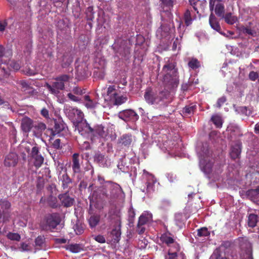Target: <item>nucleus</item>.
<instances>
[{
    "label": "nucleus",
    "instance_id": "e433bc0d",
    "mask_svg": "<svg viewBox=\"0 0 259 259\" xmlns=\"http://www.w3.org/2000/svg\"><path fill=\"white\" fill-rule=\"evenodd\" d=\"M162 6L164 8H166V11L170 10L173 6V2L171 0H161Z\"/></svg>",
    "mask_w": 259,
    "mask_h": 259
},
{
    "label": "nucleus",
    "instance_id": "7c9ffc66",
    "mask_svg": "<svg viewBox=\"0 0 259 259\" xmlns=\"http://www.w3.org/2000/svg\"><path fill=\"white\" fill-rule=\"evenodd\" d=\"M66 249L73 253H78L82 249V247L77 244H70L67 246Z\"/></svg>",
    "mask_w": 259,
    "mask_h": 259
},
{
    "label": "nucleus",
    "instance_id": "338daca9",
    "mask_svg": "<svg viewBox=\"0 0 259 259\" xmlns=\"http://www.w3.org/2000/svg\"><path fill=\"white\" fill-rule=\"evenodd\" d=\"M129 216L131 218H134L135 217V212L133 209L130 210L128 212Z\"/></svg>",
    "mask_w": 259,
    "mask_h": 259
},
{
    "label": "nucleus",
    "instance_id": "dca6fc26",
    "mask_svg": "<svg viewBox=\"0 0 259 259\" xmlns=\"http://www.w3.org/2000/svg\"><path fill=\"white\" fill-rule=\"evenodd\" d=\"M18 155L15 153H11L7 156L4 164L6 166H15L18 162Z\"/></svg>",
    "mask_w": 259,
    "mask_h": 259
},
{
    "label": "nucleus",
    "instance_id": "774afa93",
    "mask_svg": "<svg viewBox=\"0 0 259 259\" xmlns=\"http://www.w3.org/2000/svg\"><path fill=\"white\" fill-rule=\"evenodd\" d=\"M254 129L255 133L259 134V122L255 125Z\"/></svg>",
    "mask_w": 259,
    "mask_h": 259
},
{
    "label": "nucleus",
    "instance_id": "cd10ccee",
    "mask_svg": "<svg viewBox=\"0 0 259 259\" xmlns=\"http://www.w3.org/2000/svg\"><path fill=\"white\" fill-rule=\"evenodd\" d=\"M132 141V136L131 135H123L121 137L120 143L125 146H128L131 144Z\"/></svg>",
    "mask_w": 259,
    "mask_h": 259
},
{
    "label": "nucleus",
    "instance_id": "f8f14e48",
    "mask_svg": "<svg viewBox=\"0 0 259 259\" xmlns=\"http://www.w3.org/2000/svg\"><path fill=\"white\" fill-rule=\"evenodd\" d=\"M93 129V132L92 134V137H91L93 141H95L96 138L99 139L100 141H101V139L104 140L107 136V131L101 125H97Z\"/></svg>",
    "mask_w": 259,
    "mask_h": 259
},
{
    "label": "nucleus",
    "instance_id": "c85d7f7f",
    "mask_svg": "<svg viewBox=\"0 0 259 259\" xmlns=\"http://www.w3.org/2000/svg\"><path fill=\"white\" fill-rule=\"evenodd\" d=\"M257 222V216L254 214H250L248 217V225L250 227L253 228L256 226Z\"/></svg>",
    "mask_w": 259,
    "mask_h": 259
},
{
    "label": "nucleus",
    "instance_id": "6e6d98bb",
    "mask_svg": "<svg viewBox=\"0 0 259 259\" xmlns=\"http://www.w3.org/2000/svg\"><path fill=\"white\" fill-rule=\"evenodd\" d=\"M189 2L190 3V5L193 7L194 10L195 11H197V9L195 7V6L197 5V4L198 3H199V0H189Z\"/></svg>",
    "mask_w": 259,
    "mask_h": 259
},
{
    "label": "nucleus",
    "instance_id": "9b49d317",
    "mask_svg": "<svg viewBox=\"0 0 259 259\" xmlns=\"http://www.w3.org/2000/svg\"><path fill=\"white\" fill-rule=\"evenodd\" d=\"M118 116L125 121L134 122L139 118L138 115L133 110L127 109L121 111L118 114Z\"/></svg>",
    "mask_w": 259,
    "mask_h": 259
},
{
    "label": "nucleus",
    "instance_id": "0eeeda50",
    "mask_svg": "<svg viewBox=\"0 0 259 259\" xmlns=\"http://www.w3.org/2000/svg\"><path fill=\"white\" fill-rule=\"evenodd\" d=\"M161 240L168 246H170V245L172 244L174 247V249L170 248L168 250L169 256L166 257L165 259H177V252L179 250V247L178 245L175 243L174 239L166 234H163L161 237Z\"/></svg>",
    "mask_w": 259,
    "mask_h": 259
},
{
    "label": "nucleus",
    "instance_id": "4468645a",
    "mask_svg": "<svg viewBox=\"0 0 259 259\" xmlns=\"http://www.w3.org/2000/svg\"><path fill=\"white\" fill-rule=\"evenodd\" d=\"M209 7L211 11L214 9V12L218 16L224 17V7L220 0H210Z\"/></svg>",
    "mask_w": 259,
    "mask_h": 259
},
{
    "label": "nucleus",
    "instance_id": "58836bf2",
    "mask_svg": "<svg viewBox=\"0 0 259 259\" xmlns=\"http://www.w3.org/2000/svg\"><path fill=\"white\" fill-rule=\"evenodd\" d=\"M188 65L190 68L193 69L197 68L200 66L199 62L196 59H192L189 61Z\"/></svg>",
    "mask_w": 259,
    "mask_h": 259
},
{
    "label": "nucleus",
    "instance_id": "1a4fd4ad",
    "mask_svg": "<svg viewBox=\"0 0 259 259\" xmlns=\"http://www.w3.org/2000/svg\"><path fill=\"white\" fill-rule=\"evenodd\" d=\"M143 179L146 181V189L145 188L142 190L143 192L147 193H151L154 191L155 184L156 183V180L154 177L151 174L144 170L143 175Z\"/></svg>",
    "mask_w": 259,
    "mask_h": 259
},
{
    "label": "nucleus",
    "instance_id": "5701e85b",
    "mask_svg": "<svg viewBox=\"0 0 259 259\" xmlns=\"http://www.w3.org/2000/svg\"><path fill=\"white\" fill-rule=\"evenodd\" d=\"M241 153V143L237 142L235 145L232 146L230 153L231 157L235 159L239 157Z\"/></svg>",
    "mask_w": 259,
    "mask_h": 259
},
{
    "label": "nucleus",
    "instance_id": "423d86ee",
    "mask_svg": "<svg viewBox=\"0 0 259 259\" xmlns=\"http://www.w3.org/2000/svg\"><path fill=\"white\" fill-rule=\"evenodd\" d=\"M68 79V76L64 75L58 77L52 85L46 83V86L52 94L57 95L59 93V90H62L64 88L63 81H67Z\"/></svg>",
    "mask_w": 259,
    "mask_h": 259
},
{
    "label": "nucleus",
    "instance_id": "6ab92c4d",
    "mask_svg": "<svg viewBox=\"0 0 259 259\" xmlns=\"http://www.w3.org/2000/svg\"><path fill=\"white\" fill-rule=\"evenodd\" d=\"M152 218V214L148 211H144L140 217L138 222V225L143 226L151 221Z\"/></svg>",
    "mask_w": 259,
    "mask_h": 259
},
{
    "label": "nucleus",
    "instance_id": "9d476101",
    "mask_svg": "<svg viewBox=\"0 0 259 259\" xmlns=\"http://www.w3.org/2000/svg\"><path fill=\"white\" fill-rule=\"evenodd\" d=\"M46 225L42 226L44 229H52L60 223V218L58 214H52L48 215L46 218Z\"/></svg>",
    "mask_w": 259,
    "mask_h": 259
},
{
    "label": "nucleus",
    "instance_id": "f257e3e1",
    "mask_svg": "<svg viewBox=\"0 0 259 259\" xmlns=\"http://www.w3.org/2000/svg\"><path fill=\"white\" fill-rule=\"evenodd\" d=\"M123 195L122 190L118 184L106 182L102 187L97 191H94L90 196V206H94L98 208H101L102 206H98L99 202L105 199H112L122 197Z\"/></svg>",
    "mask_w": 259,
    "mask_h": 259
},
{
    "label": "nucleus",
    "instance_id": "13d9d810",
    "mask_svg": "<svg viewBox=\"0 0 259 259\" xmlns=\"http://www.w3.org/2000/svg\"><path fill=\"white\" fill-rule=\"evenodd\" d=\"M81 148L83 150H87L90 148V143L88 142L84 141L82 145L81 146Z\"/></svg>",
    "mask_w": 259,
    "mask_h": 259
},
{
    "label": "nucleus",
    "instance_id": "4be33fe9",
    "mask_svg": "<svg viewBox=\"0 0 259 259\" xmlns=\"http://www.w3.org/2000/svg\"><path fill=\"white\" fill-rule=\"evenodd\" d=\"M83 104L88 109H93L97 107L98 103L91 99L90 96L85 95L84 97Z\"/></svg>",
    "mask_w": 259,
    "mask_h": 259
},
{
    "label": "nucleus",
    "instance_id": "5fc2aeb1",
    "mask_svg": "<svg viewBox=\"0 0 259 259\" xmlns=\"http://www.w3.org/2000/svg\"><path fill=\"white\" fill-rule=\"evenodd\" d=\"M68 97L70 100H71L73 101L76 102V101H79V99L77 97L73 95V94H72L71 93L68 94Z\"/></svg>",
    "mask_w": 259,
    "mask_h": 259
},
{
    "label": "nucleus",
    "instance_id": "09e8293b",
    "mask_svg": "<svg viewBox=\"0 0 259 259\" xmlns=\"http://www.w3.org/2000/svg\"><path fill=\"white\" fill-rule=\"evenodd\" d=\"M104 157L102 154H97L95 156V159L99 163V164L101 166H104L103 160H104Z\"/></svg>",
    "mask_w": 259,
    "mask_h": 259
},
{
    "label": "nucleus",
    "instance_id": "f03ea898",
    "mask_svg": "<svg viewBox=\"0 0 259 259\" xmlns=\"http://www.w3.org/2000/svg\"><path fill=\"white\" fill-rule=\"evenodd\" d=\"M169 93L163 91L158 93L155 92L151 89H148L144 95V98L147 103L151 105H162L165 103Z\"/></svg>",
    "mask_w": 259,
    "mask_h": 259
},
{
    "label": "nucleus",
    "instance_id": "de8ad7c7",
    "mask_svg": "<svg viewBox=\"0 0 259 259\" xmlns=\"http://www.w3.org/2000/svg\"><path fill=\"white\" fill-rule=\"evenodd\" d=\"M94 239L99 243H103L105 242V238L102 235H99L93 237Z\"/></svg>",
    "mask_w": 259,
    "mask_h": 259
},
{
    "label": "nucleus",
    "instance_id": "412c9836",
    "mask_svg": "<svg viewBox=\"0 0 259 259\" xmlns=\"http://www.w3.org/2000/svg\"><path fill=\"white\" fill-rule=\"evenodd\" d=\"M32 126V121L31 119L28 117L23 118L21 122V128L24 132H29Z\"/></svg>",
    "mask_w": 259,
    "mask_h": 259
},
{
    "label": "nucleus",
    "instance_id": "4c0bfd02",
    "mask_svg": "<svg viewBox=\"0 0 259 259\" xmlns=\"http://www.w3.org/2000/svg\"><path fill=\"white\" fill-rule=\"evenodd\" d=\"M51 135H49V141L50 143L52 144L54 148L56 149H59L61 147L60 146V140L59 139H57L55 140L53 142H52V140H53L52 137H51Z\"/></svg>",
    "mask_w": 259,
    "mask_h": 259
},
{
    "label": "nucleus",
    "instance_id": "c9c22d12",
    "mask_svg": "<svg viewBox=\"0 0 259 259\" xmlns=\"http://www.w3.org/2000/svg\"><path fill=\"white\" fill-rule=\"evenodd\" d=\"M34 158V165L36 167H40L44 162V158L40 155H36L33 157Z\"/></svg>",
    "mask_w": 259,
    "mask_h": 259
},
{
    "label": "nucleus",
    "instance_id": "680f3d73",
    "mask_svg": "<svg viewBox=\"0 0 259 259\" xmlns=\"http://www.w3.org/2000/svg\"><path fill=\"white\" fill-rule=\"evenodd\" d=\"M179 46H180V42H179V40L178 39H177L174 42L173 46H172V50L174 51L176 50L177 47H178L179 48H180Z\"/></svg>",
    "mask_w": 259,
    "mask_h": 259
},
{
    "label": "nucleus",
    "instance_id": "20e7f679",
    "mask_svg": "<svg viewBox=\"0 0 259 259\" xmlns=\"http://www.w3.org/2000/svg\"><path fill=\"white\" fill-rule=\"evenodd\" d=\"M197 152L199 159V165L204 173L209 174L211 169L212 163L209 160V154L207 147L203 146V149L197 148Z\"/></svg>",
    "mask_w": 259,
    "mask_h": 259
},
{
    "label": "nucleus",
    "instance_id": "37998d69",
    "mask_svg": "<svg viewBox=\"0 0 259 259\" xmlns=\"http://www.w3.org/2000/svg\"><path fill=\"white\" fill-rule=\"evenodd\" d=\"M35 128L37 130L39 133H40L46 129V125L44 123L39 122L35 125Z\"/></svg>",
    "mask_w": 259,
    "mask_h": 259
},
{
    "label": "nucleus",
    "instance_id": "4d7b16f0",
    "mask_svg": "<svg viewBox=\"0 0 259 259\" xmlns=\"http://www.w3.org/2000/svg\"><path fill=\"white\" fill-rule=\"evenodd\" d=\"M21 248L22 251H27L29 250V247L28 244L22 243L21 245Z\"/></svg>",
    "mask_w": 259,
    "mask_h": 259
},
{
    "label": "nucleus",
    "instance_id": "69168bd1",
    "mask_svg": "<svg viewBox=\"0 0 259 259\" xmlns=\"http://www.w3.org/2000/svg\"><path fill=\"white\" fill-rule=\"evenodd\" d=\"M4 48L2 46H0V58L4 56Z\"/></svg>",
    "mask_w": 259,
    "mask_h": 259
},
{
    "label": "nucleus",
    "instance_id": "bb28decb",
    "mask_svg": "<svg viewBox=\"0 0 259 259\" xmlns=\"http://www.w3.org/2000/svg\"><path fill=\"white\" fill-rule=\"evenodd\" d=\"M209 22L210 26L212 29L218 32H220L221 30V27L219 24V22L217 21L215 17L212 13H211L209 16Z\"/></svg>",
    "mask_w": 259,
    "mask_h": 259
},
{
    "label": "nucleus",
    "instance_id": "f3484780",
    "mask_svg": "<svg viewBox=\"0 0 259 259\" xmlns=\"http://www.w3.org/2000/svg\"><path fill=\"white\" fill-rule=\"evenodd\" d=\"M240 241V246L243 248H246V259H253L251 254V246L247 240L245 238H240L239 239Z\"/></svg>",
    "mask_w": 259,
    "mask_h": 259
},
{
    "label": "nucleus",
    "instance_id": "e2e57ef3",
    "mask_svg": "<svg viewBox=\"0 0 259 259\" xmlns=\"http://www.w3.org/2000/svg\"><path fill=\"white\" fill-rule=\"evenodd\" d=\"M138 232L139 234H141L144 233L145 231V228L142 227V226H139L138 225Z\"/></svg>",
    "mask_w": 259,
    "mask_h": 259
},
{
    "label": "nucleus",
    "instance_id": "ddd939ff",
    "mask_svg": "<svg viewBox=\"0 0 259 259\" xmlns=\"http://www.w3.org/2000/svg\"><path fill=\"white\" fill-rule=\"evenodd\" d=\"M175 28L172 25L169 24L168 26L162 24L160 27L156 31V36L159 38L166 37L170 34L173 33Z\"/></svg>",
    "mask_w": 259,
    "mask_h": 259
},
{
    "label": "nucleus",
    "instance_id": "603ef678",
    "mask_svg": "<svg viewBox=\"0 0 259 259\" xmlns=\"http://www.w3.org/2000/svg\"><path fill=\"white\" fill-rule=\"evenodd\" d=\"M41 114L46 118H49V111L47 109L42 108L41 110Z\"/></svg>",
    "mask_w": 259,
    "mask_h": 259
},
{
    "label": "nucleus",
    "instance_id": "72a5a7b5",
    "mask_svg": "<svg viewBox=\"0 0 259 259\" xmlns=\"http://www.w3.org/2000/svg\"><path fill=\"white\" fill-rule=\"evenodd\" d=\"M225 21L229 24H233L237 21V18L236 16L232 15L231 13H228L224 16Z\"/></svg>",
    "mask_w": 259,
    "mask_h": 259
},
{
    "label": "nucleus",
    "instance_id": "2f4dec72",
    "mask_svg": "<svg viewBox=\"0 0 259 259\" xmlns=\"http://www.w3.org/2000/svg\"><path fill=\"white\" fill-rule=\"evenodd\" d=\"M217 127L220 128L223 124V120L221 116L218 115H213L211 118Z\"/></svg>",
    "mask_w": 259,
    "mask_h": 259
},
{
    "label": "nucleus",
    "instance_id": "393cba45",
    "mask_svg": "<svg viewBox=\"0 0 259 259\" xmlns=\"http://www.w3.org/2000/svg\"><path fill=\"white\" fill-rule=\"evenodd\" d=\"M72 169L74 172L80 171V164L79 162V154L74 153L72 156Z\"/></svg>",
    "mask_w": 259,
    "mask_h": 259
},
{
    "label": "nucleus",
    "instance_id": "2eb2a0df",
    "mask_svg": "<svg viewBox=\"0 0 259 259\" xmlns=\"http://www.w3.org/2000/svg\"><path fill=\"white\" fill-rule=\"evenodd\" d=\"M55 131L52 130H47L46 132L48 135L54 136L57 134H59L61 132H65L67 130L66 124L62 120L56 121L54 126Z\"/></svg>",
    "mask_w": 259,
    "mask_h": 259
},
{
    "label": "nucleus",
    "instance_id": "c03bdc74",
    "mask_svg": "<svg viewBox=\"0 0 259 259\" xmlns=\"http://www.w3.org/2000/svg\"><path fill=\"white\" fill-rule=\"evenodd\" d=\"M8 238L13 240H19L20 239V236L17 233H9L7 235Z\"/></svg>",
    "mask_w": 259,
    "mask_h": 259
},
{
    "label": "nucleus",
    "instance_id": "c756f323",
    "mask_svg": "<svg viewBox=\"0 0 259 259\" xmlns=\"http://www.w3.org/2000/svg\"><path fill=\"white\" fill-rule=\"evenodd\" d=\"M227 130L228 132H231L232 134L235 136L241 135L239 128L236 125L230 124L227 127Z\"/></svg>",
    "mask_w": 259,
    "mask_h": 259
},
{
    "label": "nucleus",
    "instance_id": "864d4df0",
    "mask_svg": "<svg viewBox=\"0 0 259 259\" xmlns=\"http://www.w3.org/2000/svg\"><path fill=\"white\" fill-rule=\"evenodd\" d=\"M74 231L77 234H81L83 232V228L76 225L74 228Z\"/></svg>",
    "mask_w": 259,
    "mask_h": 259
},
{
    "label": "nucleus",
    "instance_id": "3c124183",
    "mask_svg": "<svg viewBox=\"0 0 259 259\" xmlns=\"http://www.w3.org/2000/svg\"><path fill=\"white\" fill-rule=\"evenodd\" d=\"M226 101V99L225 97H222L219 98L217 103V106L220 108L222 105Z\"/></svg>",
    "mask_w": 259,
    "mask_h": 259
},
{
    "label": "nucleus",
    "instance_id": "ea45409f",
    "mask_svg": "<svg viewBox=\"0 0 259 259\" xmlns=\"http://www.w3.org/2000/svg\"><path fill=\"white\" fill-rule=\"evenodd\" d=\"M249 78L252 81L259 80V72L251 71L249 74Z\"/></svg>",
    "mask_w": 259,
    "mask_h": 259
},
{
    "label": "nucleus",
    "instance_id": "b1692460",
    "mask_svg": "<svg viewBox=\"0 0 259 259\" xmlns=\"http://www.w3.org/2000/svg\"><path fill=\"white\" fill-rule=\"evenodd\" d=\"M69 111L74 115V118L76 119V124L77 121L80 120H84L83 118V112L79 109L76 108H70L69 109Z\"/></svg>",
    "mask_w": 259,
    "mask_h": 259
},
{
    "label": "nucleus",
    "instance_id": "f704fd0d",
    "mask_svg": "<svg viewBox=\"0 0 259 259\" xmlns=\"http://www.w3.org/2000/svg\"><path fill=\"white\" fill-rule=\"evenodd\" d=\"M194 105L186 106L183 110V114L185 116L192 114L194 112Z\"/></svg>",
    "mask_w": 259,
    "mask_h": 259
},
{
    "label": "nucleus",
    "instance_id": "8fccbe9b",
    "mask_svg": "<svg viewBox=\"0 0 259 259\" xmlns=\"http://www.w3.org/2000/svg\"><path fill=\"white\" fill-rule=\"evenodd\" d=\"M44 242V239L41 236H38L35 239V245L38 246H41Z\"/></svg>",
    "mask_w": 259,
    "mask_h": 259
},
{
    "label": "nucleus",
    "instance_id": "bf43d9fd",
    "mask_svg": "<svg viewBox=\"0 0 259 259\" xmlns=\"http://www.w3.org/2000/svg\"><path fill=\"white\" fill-rule=\"evenodd\" d=\"M7 26V23L5 21L0 22V31H4Z\"/></svg>",
    "mask_w": 259,
    "mask_h": 259
},
{
    "label": "nucleus",
    "instance_id": "a19ab883",
    "mask_svg": "<svg viewBox=\"0 0 259 259\" xmlns=\"http://www.w3.org/2000/svg\"><path fill=\"white\" fill-rule=\"evenodd\" d=\"M197 234L199 236H207L209 233L207 228H202L198 230Z\"/></svg>",
    "mask_w": 259,
    "mask_h": 259
},
{
    "label": "nucleus",
    "instance_id": "aec40b11",
    "mask_svg": "<svg viewBox=\"0 0 259 259\" xmlns=\"http://www.w3.org/2000/svg\"><path fill=\"white\" fill-rule=\"evenodd\" d=\"M59 198L62 204L66 207H69L73 204L74 199L71 198L67 193L60 195Z\"/></svg>",
    "mask_w": 259,
    "mask_h": 259
},
{
    "label": "nucleus",
    "instance_id": "a878e982",
    "mask_svg": "<svg viewBox=\"0 0 259 259\" xmlns=\"http://www.w3.org/2000/svg\"><path fill=\"white\" fill-rule=\"evenodd\" d=\"M195 19V17L192 13V12L189 10H186L184 15V19L185 24L187 26L190 25L192 24L193 21Z\"/></svg>",
    "mask_w": 259,
    "mask_h": 259
},
{
    "label": "nucleus",
    "instance_id": "49530a36",
    "mask_svg": "<svg viewBox=\"0 0 259 259\" xmlns=\"http://www.w3.org/2000/svg\"><path fill=\"white\" fill-rule=\"evenodd\" d=\"M182 89L183 91H187L188 90L192 89V83L191 79H190L188 83L184 84L182 86Z\"/></svg>",
    "mask_w": 259,
    "mask_h": 259
},
{
    "label": "nucleus",
    "instance_id": "39448f33",
    "mask_svg": "<svg viewBox=\"0 0 259 259\" xmlns=\"http://www.w3.org/2000/svg\"><path fill=\"white\" fill-rule=\"evenodd\" d=\"M105 100L111 105H121L126 101V98L123 96H118L114 86H110L108 88L107 94Z\"/></svg>",
    "mask_w": 259,
    "mask_h": 259
},
{
    "label": "nucleus",
    "instance_id": "a211bd4d",
    "mask_svg": "<svg viewBox=\"0 0 259 259\" xmlns=\"http://www.w3.org/2000/svg\"><path fill=\"white\" fill-rule=\"evenodd\" d=\"M120 217L119 215L117 219V226L114 229H113L111 232V234L113 236V239L115 241H118L119 237H120Z\"/></svg>",
    "mask_w": 259,
    "mask_h": 259
},
{
    "label": "nucleus",
    "instance_id": "473e14b6",
    "mask_svg": "<svg viewBox=\"0 0 259 259\" xmlns=\"http://www.w3.org/2000/svg\"><path fill=\"white\" fill-rule=\"evenodd\" d=\"M100 221L99 215H92L89 219V223L92 228L96 227Z\"/></svg>",
    "mask_w": 259,
    "mask_h": 259
},
{
    "label": "nucleus",
    "instance_id": "7ed1b4c3",
    "mask_svg": "<svg viewBox=\"0 0 259 259\" xmlns=\"http://www.w3.org/2000/svg\"><path fill=\"white\" fill-rule=\"evenodd\" d=\"M162 72L164 74L163 78V82L166 85L174 88L177 85L178 82L177 71L172 64H169L164 66Z\"/></svg>",
    "mask_w": 259,
    "mask_h": 259
},
{
    "label": "nucleus",
    "instance_id": "79ce46f5",
    "mask_svg": "<svg viewBox=\"0 0 259 259\" xmlns=\"http://www.w3.org/2000/svg\"><path fill=\"white\" fill-rule=\"evenodd\" d=\"M1 208L3 209V212L8 209L10 207V203L7 200H3L0 203Z\"/></svg>",
    "mask_w": 259,
    "mask_h": 259
},
{
    "label": "nucleus",
    "instance_id": "052dcab7",
    "mask_svg": "<svg viewBox=\"0 0 259 259\" xmlns=\"http://www.w3.org/2000/svg\"><path fill=\"white\" fill-rule=\"evenodd\" d=\"M38 148L36 147H34L32 148V156L34 157L36 155H38Z\"/></svg>",
    "mask_w": 259,
    "mask_h": 259
},
{
    "label": "nucleus",
    "instance_id": "6e6552de",
    "mask_svg": "<svg viewBox=\"0 0 259 259\" xmlns=\"http://www.w3.org/2000/svg\"><path fill=\"white\" fill-rule=\"evenodd\" d=\"M75 130H77L79 134L85 137H91L93 132V129L85 120L77 121L75 125Z\"/></svg>",
    "mask_w": 259,
    "mask_h": 259
},
{
    "label": "nucleus",
    "instance_id": "a18cd8bd",
    "mask_svg": "<svg viewBox=\"0 0 259 259\" xmlns=\"http://www.w3.org/2000/svg\"><path fill=\"white\" fill-rule=\"evenodd\" d=\"M63 180L62 181V185L64 188L68 187V184L71 183V180L67 176H63Z\"/></svg>",
    "mask_w": 259,
    "mask_h": 259
},
{
    "label": "nucleus",
    "instance_id": "0e129e2a",
    "mask_svg": "<svg viewBox=\"0 0 259 259\" xmlns=\"http://www.w3.org/2000/svg\"><path fill=\"white\" fill-rule=\"evenodd\" d=\"M98 181L99 182V183L101 184H103V185L102 186V187L105 185V184L106 183L104 181V179L100 176L98 177ZM98 189V188L96 191H97Z\"/></svg>",
    "mask_w": 259,
    "mask_h": 259
}]
</instances>
